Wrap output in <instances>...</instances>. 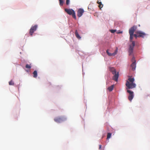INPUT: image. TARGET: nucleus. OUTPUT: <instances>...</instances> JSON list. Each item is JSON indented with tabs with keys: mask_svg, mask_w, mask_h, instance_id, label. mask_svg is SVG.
<instances>
[{
	"mask_svg": "<svg viewBox=\"0 0 150 150\" xmlns=\"http://www.w3.org/2000/svg\"><path fill=\"white\" fill-rule=\"evenodd\" d=\"M116 31V30H110V32L112 33H114Z\"/></svg>",
	"mask_w": 150,
	"mask_h": 150,
	"instance_id": "5701e85b",
	"label": "nucleus"
},
{
	"mask_svg": "<svg viewBox=\"0 0 150 150\" xmlns=\"http://www.w3.org/2000/svg\"><path fill=\"white\" fill-rule=\"evenodd\" d=\"M64 10L69 15H72L74 19H76L75 13L73 9H72L65 8Z\"/></svg>",
	"mask_w": 150,
	"mask_h": 150,
	"instance_id": "7ed1b4c3",
	"label": "nucleus"
},
{
	"mask_svg": "<svg viewBox=\"0 0 150 150\" xmlns=\"http://www.w3.org/2000/svg\"><path fill=\"white\" fill-rule=\"evenodd\" d=\"M69 2H70L69 0H66V4L67 5H68L69 4Z\"/></svg>",
	"mask_w": 150,
	"mask_h": 150,
	"instance_id": "4be33fe9",
	"label": "nucleus"
},
{
	"mask_svg": "<svg viewBox=\"0 0 150 150\" xmlns=\"http://www.w3.org/2000/svg\"><path fill=\"white\" fill-rule=\"evenodd\" d=\"M114 76L112 78V79L116 81H117L118 80V79L119 77L118 72L117 73H116L114 74Z\"/></svg>",
	"mask_w": 150,
	"mask_h": 150,
	"instance_id": "f8f14e48",
	"label": "nucleus"
},
{
	"mask_svg": "<svg viewBox=\"0 0 150 150\" xmlns=\"http://www.w3.org/2000/svg\"><path fill=\"white\" fill-rule=\"evenodd\" d=\"M127 92L129 93L128 99L131 102L134 97V92L129 90H127Z\"/></svg>",
	"mask_w": 150,
	"mask_h": 150,
	"instance_id": "423d86ee",
	"label": "nucleus"
},
{
	"mask_svg": "<svg viewBox=\"0 0 150 150\" xmlns=\"http://www.w3.org/2000/svg\"><path fill=\"white\" fill-rule=\"evenodd\" d=\"M100 0H98L97 2V3L99 4L98 6L99 8L101 9L103 6V5L102 4V3L100 1Z\"/></svg>",
	"mask_w": 150,
	"mask_h": 150,
	"instance_id": "4468645a",
	"label": "nucleus"
},
{
	"mask_svg": "<svg viewBox=\"0 0 150 150\" xmlns=\"http://www.w3.org/2000/svg\"><path fill=\"white\" fill-rule=\"evenodd\" d=\"M137 26L134 25L129 30V32L130 35L129 39L130 41L131 42H132V41H133L132 40L133 38V36L136 38H137V37L139 38V35L137 34H134V32L137 29Z\"/></svg>",
	"mask_w": 150,
	"mask_h": 150,
	"instance_id": "f03ea898",
	"label": "nucleus"
},
{
	"mask_svg": "<svg viewBox=\"0 0 150 150\" xmlns=\"http://www.w3.org/2000/svg\"><path fill=\"white\" fill-rule=\"evenodd\" d=\"M122 33V31H118L117 32V33L119 34V33Z\"/></svg>",
	"mask_w": 150,
	"mask_h": 150,
	"instance_id": "b1692460",
	"label": "nucleus"
},
{
	"mask_svg": "<svg viewBox=\"0 0 150 150\" xmlns=\"http://www.w3.org/2000/svg\"><path fill=\"white\" fill-rule=\"evenodd\" d=\"M117 52H118V48H117V47H116V49L115 50V51L114 53H110L109 52V50H106V53L109 56L111 57L112 56H115L116 54H117Z\"/></svg>",
	"mask_w": 150,
	"mask_h": 150,
	"instance_id": "9d476101",
	"label": "nucleus"
},
{
	"mask_svg": "<svg viewBox=\"0 0 150 150\" xmlns=\"http://www.w3.org/2000/svg\"><path fill=\"white\" fill-rule=\"evenodd\" d=\"M84 10L81 8H79L77 11V16L79 17H81L83 15L84 13Z\"/></svg>",
	"mask_w": 150,
	"mask_h": 150,
	"instance_id": "9b49d317",
	"label": "nucleus"
},
{
	"mask_svg": "<svg viewBox=\"0 0 150 150\" xmlns=\"http://www.w3.org/2000/svg\"><path fill=\"white\" fill-rule=\"evenodd\" d=\"M135 45V42L134 41H132V44L129 45V55H131L133 53V49Z\"/></svg>",
	"mask_w": 150,
	"mask_h": 150,
	"instance_id": "39448f33",
	"label": "nucleus"
},
{
	"mask_svg": "<svg viewBox=\"0 0 150 150\" xmlns=\"http://www.w3.org/2000/svg\"><path fill=\"white\" fill-rule=\"evenodd\" d=\"M111 134L110 133H108L107 134V139H109L111 137Z\"/></svg>",
	"mask_w": 150,
	"mask_h": 150,
	"instance_id": "aec40b11",
	"label": "nucleus"
},
{
	"mask_svg": "<svg viewBox=\"0 0 150 150\" xmlns=\"http://www.w3.org/2000/svg\"><path fill=\"white\" fill-rule=\"evenodd\" d=\"M136 33L139 35V38H144L147 35L145 33L140 31H136Z\"/></svg>",
	"mask_w": 150,
	"mask_h": 150,
	"instance_id": "6e6552de",
	"label": "nucleus"
},
{
	"mask_svg": "<svg viewBox=\"0 0 150 150\" xmlns=\"http://www.w3.org/2000/svg\"><path fill=\"white\" fill-rule=\"evenodd\" d=\"M114 85H112L111 86L109 87L108 89L110 91H111L113 89Z\"/></svg>",
	"mask_w": 150,
	"mask_h": 150,
	"instance_id": "f3484780",
	"label": "nucleus"
},
{
	"mask_svg": "<svg viewBox=\"0 0 150 150\" xmlns=\"http://www.w3.org/2000/svg\"><path fill=\"white\" fill-rule=\"evenodd\" d=\"M33 77L34 78H36L37 77L38 74L37 71L36 70L34 71L33 73Z\"/></svg>",
	"mask_w": 150,
	"mask_h": 150,
	"instance_id": "dca6fc26",
	"label": "nucleus"
},
{
	"mask_svg": "<svg viewBox=\"0 0 150 150\" xmlns=\"http://www.w3.org/2000/svg\"><path fill=\"white\" fill-rule=\"evenodd\" d=\"M110 70L112 72L113 74H115L116 73L115 69L113 67H110Z\"/></svg>",
	"mask_w": 150,
	"mask_h": 150,
	"instance_id": "ddd939ff",
	"label": "nucleus"
},
{
	"mask_svg": "<svg viewBox=\"0 0 150 150\" xmlns=\"http://www.w3.org/2000/svg\"><path fill=\"white\" fill-rule=\"evenodd\" d=\"M59 5L60 6H63L64 3L63 0H59Z\"/></svg>",
	"mask_w": 150,
	"mask_h": 150,
	"instance_id": "a211bd4d",
	"label": "nucleus"
},
{
	"mask_svg": "<svg viewBox=\"0 0 150 150\" xmlns=\"http://www.w3.org/2000/svg\"><path fill=\"white\" fill-rule=\"evenodd\" d=\"M134 79L133 77L128 76V78L125 84V85L127 87L126 89H132L136 87V85L134 83Z\"/></svg>",
	"mask_w": 150,
	"mask_h": 150,
	"instance_id": "f257e3e1",
	"label": "nucleus"
},
{
	"mask_svg": "<svg viewBox=\"0 0 150 150\" xmlns=\"http://www.w3.org/2000/svg\"><path fill=\"white\" fill-rule=\"evenodd\" d=\"M9 84L10 85H14V83L13 81L11 80L9 82Z\"/></svg>",
	"mask_w": 150,
	"mask_h": 150,
	"instance_id": "6ab92c4d",
	"label": "nucleus"
},
{
	"mask_svg": "<svg viewBox=\"0 0 150 150\" xmlns=\"http://www.w3.org/2000/svg\"><path fill=\"white\" fill-rule=\"evenodd\" d=\"M54 120L55 122L57 123H60L66 120L67 118L64 116H62L56 117L54 119Z\"/></svg>",
	"mask_w": 150,
	"mask_h": 150,
	"instance_id": "20e7f679",
	"label": "nucleus"
},
{
	"mask_svg": "<svg viewBox=\"0 0 150 150\" xmlns=\"http://www.w3.org/2000/svg\"><path fill=\"white\" fill-rule=\"evenodd\" d=\"M101 145H99V149H100L101 148Z\"/></svg>",
	"mask_w": 150,
	"mask_h": 150,
	"instance_id": "393cba45",
	"label": "nucleus"
},
{
	"mask_svg": "<svg viewBox=\"0 0 150 150\" xmlns=\"http://www.w3.org/2000/svg\"><path fill=\"white\" fill-rule=\"evenodd\" d=\"M132 61L133 62L132 63L131 65V67L132 68V69L133 71H134L136 67V61L135 60V58L133 57L132 59Z\"/></svg>",
	"mask_w": 150,
	"mask_h": 150,
	"instance_id": "1a4fd4ad",
	"label": "nucleus"
},
{
	"mask_svg": "<svg viewBox=\"0 0 150 150\" xmlns=\"http://www.w3.org/2000/svg\"><path fill=\"white\" fill-rule=\"evenodd\" d=\"M37 27L38 26L37 25H35L34 26L31 27L29 32V33L31 36H32L34 32L36 30Z\"/></svg>",
	"mask_w": 150,
	"mask_h": 150,
	"instance_id": "0eeeda50",
	"label": "nucleus"
},
{
	"mask_svg": "<svg viewBox=\"0 0 150 150\" xmlns=\"http://www.w3.org/2000/svg\"><path fill=\"white\" fill-rule=\"evenodd\" d=\"M75 34L76 37L78 39H80L81 38V37L79 34L77 30H76L75 32Z\"/></svg>",
	"mask_w": 150,
	"mask_h": 150,
	"instance_id": "2eb2a0df",
	"label": "nucleus"
},
{
	"mask_svg": "<svg viewBox=\"0 0 150 150\" xmlns=\"http://www.w3.org/2000/svg\"><path fill=\"white\" fill-rule=\"evenodd\" d=\"M25 67L27 68L28 69H30L31 68V67L30 65H29L28 64H26L25 66Z\"/></svg>",
	"mask_w": 150,
	"mask_h": 150,
	"instance_id": "412c9836",
	"label": "nucleus"
}]
</instances>
